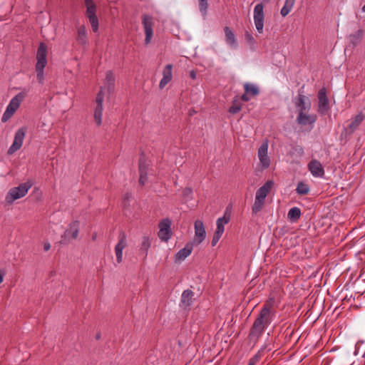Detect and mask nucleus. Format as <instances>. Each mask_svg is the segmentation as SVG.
Returning a JSON list of instances; mask_svg holds the SVG:
<instances>
[{"label":"nucleus","mask_w":365,"mask_h":365,"mask_svg":"<svg viewBox=\"0 0 365 365\" xmlns=\"http://www.w3.org/2000/svg\"><path fill=\"white\" fill-rule=\"evenodd\" d=\"M47 48L43 43H41L36 53V78L40 83H43L44 81V73L43 69L47 64L46 61Z\"/></svg>","instance_id":"obj_1"},{"label":"nucleus","mask_w":365,"mask_h":365,"mask_svg":"<svg viewBox=\"0 0 365 365\" xmlns=\"http://www.w3.org/2000/svg\"><path fill=\"white\" fill-rule=\"evenodd\" d=\"M31 186L32 183L29 181H27L20 184L18 187L10 189L6 196V202L11 204L16 200L24 197Z\"/></svg>","instance_id":"obj_2"},{"label":"nucleus","mask_w":365,"mask_h":365,"mask_svg":"<svg viewBox=\"0 0 365 365\" xmlns=\"http://www.w3.org/2000/svg\"><path fill=\"white\" fill-rule=\"evenodd\" d=\"M26 94L20 92L11 98L7 106L4 113H3L1 121L6 122L19 108L21 102L24 100Z\"/></svg>","instance_id":"obj_3"},{"label":"nucleus","mask_w":365,"mask_h":365,"mask_svg":"<svg viewBox=\"0 0 365 365\" xmlns=\"http://www.w3.org/2000/svg\"><path fill=\"white\" fill-rule=\"evenodd\" d=\"M26 94L20 92L11 98L7 106L4 113H3L1 121L6 122L19 108L21 102L24 100Z\"/></svg>","instance_id":"obj_4"},{"label":"nucleus","mask_w":365,"mask_h":365,"mask_svg":"<svg viewBox=\"0 0 365 365\" xmlns=\"http://www.w3.org/2000/svg\"><path fill=\"white\" fill-rule=\"evenodd\" d=\"M274 314V311L272 308V304L270 301H267L257 317L255 320L257 323L264 325L265 327H267L272 321V317Z\"/></svg>","instance_id":"obj_5"},{"label":"nucleus","mask_w":365,"mask_h":365,"mask_svg":"<svg viewBox=\"0 0 365 365\" xmlns=\"http://www.w3.org/2000/svg\"><path fill=\"white\" fill-rule=\"evenodd\" d=\"M86 6V15L89 19L92 29L96 32L98 29V19L96 16V6L93 0H84Z\"/></svg>","instance_id":"obj_6"},{"label":"nucleus","mask_w":365,"mask_h":365,"mask_svg":"<svg viewBox=\"0 0 365 365\" xmlns=\"http://www.w3.org/2000/svg\"><path fill=\"white\" fill-rule=\"evenodd\" d=\"M143 25L144 29V32L145 34V43L148 45L150 43L151 39L153 38V27L154 25L153 19L151 16L148 14H144L143 16Z\"/></svg>","instance_id":"obj_7"},{"label":"nucleus","mask_w":365,"mask_h":365,"mask_svg":"<svg viewBox=\"0 0 365 365\" xmlns=\"http://www.w3.org/2000/svg\"><path fill=\"white\" fill-rule=\"evenodd\" d=\"M264 6L262 3L257 4L254 9V21L257 31L259 34L263 32L264 14Z\"/></svg>","instance_id":"obj_8"},{"label":"nucleus","mask_w":365,"mask_h":365,"mask_svg":"<svg viewBox=\"0 0 365 365\" xmlns=\"http://www.w3.org/2000/svg\"><path fill=\"white\" fill-rule=\"evenodd\" d=\"M318 112L322 115L327 113L329 110V98L324 88H321L318 92Z\"/></svg>","instance_id":"obj_9"},{"label":"nucleus","mask_w":365,"mask_h":365,"mask_svg":"<svg viewBox=\"0 0 365 365\" xmlns=\"http://www.w3.org/2000/svg\"><path fill=\"white\" fill-rule=\"evenodd\" d=\"M266 328L267 327H265L264 325L259 324L256 322H254L248 335V339L250 340V341L256 344L259 339L260 338V336L264 333Z\"/></svg>","instance_id":"obj_10"},{"label":"nucleus","mask_w":365,"mask_h":365,"mask_svg":"<svg viewBox=\"0 0 365 365\" xmlns=\"http://www.w3.org/2000/svg\"><path fill=\"white\" fill-rule=\"evenodd\" d=\"M24 137L25 130L23 128L19 129L15 133L12 145L9 147L8 150L9 154L11 155L21 148Z\"/></svg>","instance_id":"obj_11"},{"label":"nucleus","mask_w":365,"mask_h":365,"mask_svg":"<svg viewBox=\"0 0 365 365\" xmlns=\"http://www.w3.org/2000/svg\"><path fill=\"white\" fill-rule=\"evenodd\" d=\"M268 142L264 141L258 149V158L263 168H267L270 165V160L267 155Z\"/></svg>","instance_id":"obj_12"},{"label":"nucleus","mask_w":365,"mask_h":365,"mask_svg":"<svg viewBox=\"0 0 365 365\" xmlns=\"http://www.w3.org/2000/svg\"><path fill=\"white\" fill-rule=\"evenodd\" d=\"M127 246L126 236L123 232H120L118 235V242L115 245V252L118 263H120L123 259V250Z\"/></svg>","instance_id":"obj_13"},{"label":"nucleus","mask_w":365,"mask_h":365,"mask_svg":"<svg viewBox=\"0 0 365 365\" xmlns=\"http://www.w3.org/2000/svg\"><path fill=\"white\" fill-rule=\"evenodd\" d=\"M308 169L314 177L323 178L324 175V169L322 163L317 160H312L308 163Z\"/></svg>","instance_id":"obj_14"},{"label":"nucleus","mask_w":365,"mask_h":365,"mask_svg":"<svg viewBox=\"0 0 365 365\" xmlns=\"http://www.w3.org/2000/svg\"><path fill=\"white\" fill-rule=\"evenodd\" d=\"M149 163H148L147 159L145 155H142L139 159V172H140V178L139 183L142 185H144L147 180V175H148V169Z\"/></svg>","instance_id":"obj_15"},{"label":"nucleus","mask_w":365,"mask_h":365,"mask_svg":"<svg viewBox=\"0 0 365 365\" xmlns=\"http://www.w3.org/2000/svg\"><path fill=\"white\" fill-rule=\"evenodd\" d=\"M306 112L300 110L297 118V123L302 125H313L317 119V115L314 114L309 115Z\"/></svg>","instance_id":"obj_16"},{"label":"nucleus","mask_w":365,"mask_h":365,"mask_svg":"<svg viewBox=\"0 0 365 365\" xmlns=\"http://www.w3.org/2000/svg\"><path fill=\"white\" fill-rule=\"evenodd\" d=\"M225 41L227 44L232 49H236L238 47L237 38L234 32L230 27L225 26L224 28Z\"/></svg>","instance_id":"obj_17"},{"label":"nucleus","mask_w":365,"mask_h":365,"mask_svg":"<svg viewBox=\"0 0 365 365\" xmlns=\"http://www.w3.org/2000/svg\"><path fill=\"white\" fill-rule=\"evenodd\" d=\"M173 65L168 64L163 71V78L160 81L159 88L163 89L173 78Z\"/></svg>","instance_id":"obj_18"},{"label":"nucleus","mask_w":365,"mask_h":365,"mask_svg":"<svg viewBox=\"0 0 365 365\" xmlns=\"http://www.w3.org/2000/svg\"><path fill=\"white\" fill-rule=\"evenodd\" d=\"M306 96L299 93L297 98L294 100V104L299 113L302 111H309L311 108V103L309 101L306 103Z\"/></svg>","instance_id":"obj_19"},{"label":"nucleus","mask_w":365,"mask_h":365,"mask_svg":"<svg viewBox=\"0 0 365 365\" xmlns=\"http://www.w3.org/2000/svg\"><path fill=\"white\" fill-rule=\"evenodd\" d=\"M193 296L194 293L190 289L183 291L180 306L185 309L189 308L192 303Z\"/></svg>","instance_id":"obj_20"},{"label":"nucleus","mask_w":365,"mask_h":365,"mask_svg":"<svg viewBox=\"0 0 365 365\" xmlns=\"http://www.w3.org/2000/svg\"><path fill=\"white\" fill-rule=\"evenodd\" d=\"M273 185L274 182L272 180H267L262 187H260L257 190L255 197L261 200H265L266 197L270 192Z\"/></svg>","instance_id":"obj_21"},{"label":"nucleus","mask_w":365,"mask_h":365,"mask_svg":"<svg viewBox=\"0 0 365 365\" xmlns=\"http://www.w3.org/2000/svg\"><path fill=\"white\" fill-rule=\"evenodd\" d=\"M192 248V243H187L184 248L179 250L175 255V261L179 262L183 261L187 256L191 254Z\"/></svg>","instance_id":"obj_22"},{"label":"nucleus","mask_w":365,"mask_h":365,"mask_svg":"<svg viewBox=\"0 0 365 365\" xmlns=\"http://www.w3.org/2000/svg\"><path fill=\"white\" fill-rule=\"evenodd\" d=\"M115 80L114 73L110 71H107L106 74L105 86L103 88L107 90L108 93H111L114 90Z\"/></svg>","instance_id":"obj_23"},{"label":"nucleus","mask_w":365,"mask_h":365,"mask_svg":"<svg viewBox=\"0 0 365 365\" xmlns=\"http://www.w3.org/2000/svg\"><path fill=\"white\" fill-rule=\"evenodd\" d=\"M364 119V115L363 113H360L358 115H356L351 121L349 123L347 130L348 133L349 134L353 133L360 125V124L362 123V121Z\"/></svg>","instance_id":"obj_24"},{"label":"nucleus","mask_w":365,"mask_h":365,"mask_svg":"<svg viewBox=\"0 0 365 365\" xmlns=\"http://www.w3.org/2000/svg\"><path fill=\"white\" fill-rule=\"evenodd\" d=\"M78 235V230H66L64 234L61 235V240L60 242L61 244H67L72 240L76 239Z\"/></svg>","instance_id":"obj_25"},{"label":"nucleus","mask_w":365,"mask_h":365,"mask_svg":"<svg viewBox=\"0 0 365 365\" xmlns=\"http://www.w3.org/2000/svg\"><path fill=\"white\" fill-rule=\"evenodd\" d=\"M364 31L359 29L354 34H350L348 37L349 43L353 46L359 45L363 38Z\"/></svg>","instance_id":"obj_26"},{"label":"nucleus","mask_w":365,"mask_h":365,"mask_svg":"<svg viewBox=\"0 0 365 365\" xmlns=\"http://www.w3.org/2000/svg\"><path fill=\"white\" fill-rule=\"evenodd\" d=\"M77 41L81 45H85L88 43L87 31L83 25L78 29Z\"/></svg>","instance_id":"obj_27"},{"label":"nucleus","mask_w":365,"mask_h":365,"mask_svg":"<svg viewBox=\"0 0 365 365\" xmlns=\"http://www.w3.org/2000/svg\"><path fill=\"white\" fill-rule=\"evenodd\" d=\"M131 197V195L129 193H126L124 195L123 200V212L124 215L127 217H130L132 214L130 210V198Z\"/></svg>","instance_id":"obj_28"},{"label":"nucleus","mask_w":365,"mask_h":365,"mask_svg":"<svg viewBox=\"0 0 365 365\" xmlns=\"http://www.w3.org/2000/svg\"><path fill=\"white\" fill-rule=\"evenodd\" d=\"M244 89L250 96H257L259 93V88L255 85L250 83L244 84Z\"/></svg>","instance_id":"obj_29"},{"label":"nucleus","mask_w":365,"mask_h":365,"mask_svg":"<svg viewBox=\"0 0 365 365\" xmlns=\"http://www.w3.org/2000/svg\"><path fill=\"white\" fill-rule=\"evenodd\" d=\"M295 0H286L284 6L282 8L280 14L282 16H286L291 11L294 4Z\"/></svg>","instance_id":"obj_30"},{"label":"nucleus","mask_w":365,"mask_h":365,"mask_svg":"<svg viewBox=\"0 0 365 365\" xmlns=\"http://www.w3.org/2000/svg\"><path fill=\"white\" fill-rule=\"evenodd\" d=\"M103 105H96L94 110V119L98 125H101L102 123Z\"/></svg>","instance_id":"obj_31"},{"label":"nucleus","mask_w":365,"mask_h":365,"mask_svg":"<svg viewBox=\"0 0 365 365\" xmlns=\"http://www.w3.org/2000/svg\"><path fill=\"white\" fill-rule=\"evenodd\" d=\"M300 215H301L300 209L297 207H294L289 210L287 217H288L289 220H290L292 222H294L299 218Z\"/></svg>","instance_id":"obj_32"},{"label":"nucleus","mask_w":365,"mask_h":365,"mask_svg":"<svg viewBox=\"0 0 365 365\" xmlns=\"http://www.w3.org/2000/svg\"><path fill=\"white\" fill-rule=\"evenodd\" d=\"M242 106V103L236 97L232 101V105L230 107L229 112L232 114H236L241 110Z\"/></svg>","instance_id":"obj_33"},{"label":"nucleus","mask_w":365,"mask_h":365,"mask_svg":"<svg viewBox=\"0 0 365 365\" xmlns=\"http://www.w3.org/2000/svg\"><path fill=\"white\" fill-rule=\"evenodd\" d=\"M230 220V215L228 214L227 210H226L223 217H220L217 220V228H224V226L227 225Z\"/></svg>","instance_id":"obj_34"},{"label":"nucleus","mask_w":365,"mask_h":365,"mask_svg":"<svg viewBox=\"0 0 365 365\" xmlns=\"http://www.w3.org/2000/svg\"><path fill=\"white\" fill-rule=\"evenodd\" d=\"M162 241L167 242L173 235L172 230H159L158 234Z\"/></svg>","instance_id":"obj_35"},{"label":"nucleus","mask_w":365,"mask_h":365,"mask_svg":"<svg viewBox=\"0 0 365 365\" xmlns=\"http://www.w3.org/2000/svg\"><path fill=\"white\" fill-rule=\"evenodd\" d=\"M296 190L299 195H307L309 192V187L307 184L300 182L298 183Z\"/></svg>","instance_id":"obj_36"},{"label":"nucleus","mask_w":365,"mask_h":365,"mask_svg":"<svg viewBox=\"0 0 365 365\" xmlns=\"http://www.w3.org/2000/svg\"><path fill=\"white\" fill-rule=\"evenodd\" d=\"M264 203V200H261V199L255 197V202L252 206V212L254 213H257L258 212H259L262 209Z\"/></svg>","instance_id":"obj_37"},{"label":"nucleus","mask_w":365,"mask_h":365,"mask_svg":"<svg viewBox=\"0 0 365 365\" xmlns=\"http://www.w3.org/2000/svg\"><path fill=\"white\" fill-rule=\"evenodd\" d=\"M205 230H195V240L197 244H200L205 237Z\"/></svg>","instance_id":"obj_38"},{"label":"nucleus","mask_w":365,"mask_h":365,"mask_svg":"<svg viewBox=\"0 0 365 365\" xmlns=\"http://www.w3.org/2000/svg\"><path fill=\"white\" fill-rule=\"evenodd\" d=\"M224 230H217L215 232L212 240V246L214 247L217 245L219 240L221 238L223 234Z\"/></svg>","instance_id":"obj_39"},{"label":"nucleus","mask_w":365,"mask_h":365,"mask_svg":"<svg viewBox=\"0 0 365 365\" xmlns=\"http://www.w3.org/2000/svg\"><path fill=\"white\" fill-rule=\"evenodd\" d=\"M198 1H199L200 11L204 16H205L207 14V11L208 9L207 0H198Z\"/></svg>","instance_id":"obj_40"},{"label":"nucleus","mask_w":365,"mask_h":365,"mask_svg":"<svg viewBox=\"0 0 365 365\" xmlns=\"http://www.w3.org/2000/svg\"><path fill=\"white\" fill-rule=\"evenodd\" d=\"M150 247V242L149 240V238L147 237H143V240L141 245L140 250H143L145 254H147V252Z\"/></svg>","instance_id":"obj_41"},{"label":"nucleus","mask_w":365,"mask_h":365,"mask_svg":"<svg viewBox=\"0 0 365 365\" xmlns=\"http://www.w3.org/2000/svg\"><path fill=\"white\" fill-rule=\"evenodd\" d=\"M171 225V220L168 218H165L159 222L158 228H170Z\"/></svg>","instance_id":"obj_42"},{"label":"nucleus","mask_w":365,"mask_h":365,"mask_svg":"<svg viewBox=\"0 0 365 365\" xmlns=\"http://www.w3.org/2000/svg\"><path fill=\"white\" fill-rule=\"evenodd\" d=\"M182 195L184 197V200H189L192 198V190L190 187H186L183 192Z\"/></svg>","instance_id":"obj_43"},{"label":"nucleus","mask_w":365,"mask_h":365,"mask_svg":"<svg viewBox=\"0 0 365 365\" xmlns=\"http://www.w3.org/2000/svg\"><path fill=\"white\" fill-rule=\"evenodd\" d=\"M103 90H104V88L101 87L100 91L97 94L96 99L97 105H103V98H104Z\"/></svg>","instance_id":"obj_44"},{"label":"nucleus","mask_w":365,"mask_h":365,"mask_svg":"<svg viewBox=\"0 0 365 365\" xmlns=\"http://www.w3.org/2000/svg\"><path fill=\"white\" fill-rule=\"evenodd\" d=\"M245 37L246 41L250 44H254L255 43V38H254L252 34L250 32L246 31L245 34Z\"/></svg>","instance_id":"obj_45"},{"label":"nucleus","mask_w":365,"mask_h":365,"mask_svg":"<svg viewBox=\"0 0 365 365\" xmlns=\"http://www.w3.org/2000/svg\"><path fill=\"white\" fill-rule=\"evenodd\" d=\"M258 361H259V356H258V355H255L250 359L247 365H256V364Z\"/></svg>","instance_id":"obj_46"},{"label":"nucleus","mask_w":365,"mask_h":365,"mask_svg":"<svg viewBox=\"0 0 365 365\" xmlns=\"http://www.w3.org/2000/svg\"><path fill=\"white\" fill-rule=\"evenodd\" d=\"M194 228L195 229H201L203 228V222L201 220H196L195 222Z\"/></svg>","instance_id":"obj_47"},{"label":"nucleus","mask_w":365,"mask_h":365,"mask_svg":"<svg viewBox=\"0 0 365 365\" xmlns=\"http://www.w3.org/2000/svg\"><path fill=\"white\" fill-rule=\"evenodd\" d=\"M241 100L245 102H247L250 100V96L246 91H245V93L242 95Z\"/></svg>","instance_id":"obj_48"},{"label":"nucleus","mask_w":365,"mask_h":365,"mask_svg":"<svg viewBox=\"0 0 365 365\" xmlns=\"http://www.w3.org/2000/svg\"><path fill=\"white\" fill-rule=\"evenodd\" d=\"M81 225V223L79 221L76 220L72 222L70 228H76L77 227H79Z\"/></svg>","instance_id":"obj_49"},{"label":"nucleus","mask_w":365,"mask_h":365,"mask_svg":"<svg viewBox=\"0 0 365 365\" xmlns=\"http://www.w3.org/2000/svg\"><path fill=\"white\" fill-rule=\"evenodd\" d=\"M6 274V272L3 269H0V284L4 281V277Z\"/></svg>","instance_id":"obj_50"},{"label":"nucleus","mask_w":365,"mask_h":365,"mask_svg":"<svg viewBox=\"0 0 365 365\" xmlns=\"http://www.w3.org/2000/svg\"><path fill=\"white\" fill-rule=\"evenodd\" d=\"M51 248V245L49 242H45L43 245V249L45 251H48Z\"/></svg>","instance_id":"obj_51"},{"label":"nucleus","mask_w":365,"mask_h":365,"mask_svg":"<svg viewBox=\"0 0 365 365\" xmlns=\"http://www.w3.org/2000/svg\"><path fill=\"white\" fill-rule=\"evenodd\" d=\"M190 76L192 79H195L196 78V73L193 71L190 72Z\"/></svg>","instance_id":"obj_52"},{"label":"nucleus","mask_w":365,"mask_h":365,"mask_svg":"<svg viewBox=\"0 0 365 365\" xmlns=\"http://www.w3.org/2000/svg\"><path fill=\"white\" fill-rule=\"evenodd\" d=\"M362 11H363L364 12H365V4H364V6L362 7Z\"/></svg>","instance_id":"obj_53"},{"label":"nucleus","mask_w":365,"mask_h":365,"mask_svg":"<svg viewBox=\"0 0 365 365\" xmlns=\"http://www.w3.org/2000/svg\"><path fill=\"white\" fill-rule=\"evenodd\" d=\"M96 234L93 235V240L96 239Z\"/></svg>","instance_id":"obj_54"},{"label":"nucleus","mask_w":365,"mask_h":365,"mask_svg":"<svg viewBox=\"0 0 365 365\" xmlns=\"http://www.w3.org/2000/svg\"><path fill=\"white\" fill-rule=\"evenodd\" d=\"M99 338H100V335H98H98L96 336V339H98Z\"/></svg>","instance_id":"obj_55"},{"label":"nucleus","mask_w":365,"mask_h":365,"mask_svg":"<svg viewBox=\"0 0 365 365\" xmlns=\"http://www.w3.org/2000/svg\"><path fill=\"white\" fill-rule=\"evenodd\" d=\"M363 237H364V240L365 241V235L363 236Z\"/></svg>","instance_id":"obj_56"}]
</instances>
